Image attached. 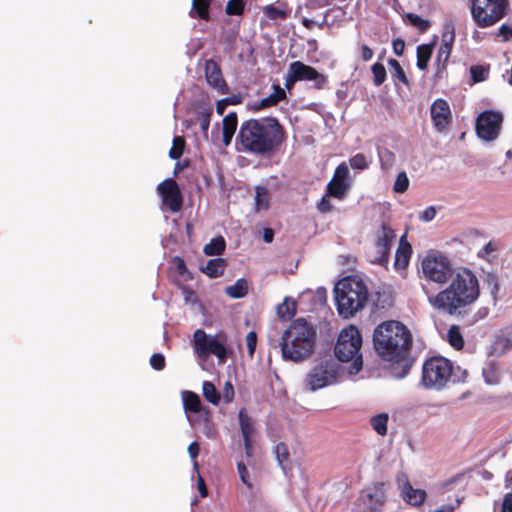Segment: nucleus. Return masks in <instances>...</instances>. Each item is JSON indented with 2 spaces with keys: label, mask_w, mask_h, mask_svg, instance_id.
<instances>
[{
  "label": "nucleus",
  "mask_w": 512,
  "mask_h": 512,
  "mask_svg": "<svg viewBox=\"0 0 512 512\" xmlns=\"http://www.w3.org/2000/svg\"><path fill=\"white\" fill-rule=\"evenodd\" d=\"M421 268L429 281L442 285L451 280L445 289L429 297V303L435 309L449 315L461 314L478 300L480 286L472 270L459 268L455 271L451 261L440 253H429L422 260Z\"/></svg>",
  "instance_id": "f257e3e1"
},
{
  "label": "nucleus",
  "mask_w": 512,
  "mask_h": 512,
  "mask_svg": "<svg viewBox=\"0 0 512 512\" xmlns=\"http://www.w3.org/2000/svg\"><path fill=\"white\" fill-rule=\"evenodd\" d=\"M373 346L379 357L390 363L397 377L409 373L414 363L410 356L412 335L403 323L395 320L380 323L374 329Z\"/></svg>",
  "instance_id": "f03ea898"
},
{
  "label": "nucleus",
  "mask_w": 512,
  "mask_h": 512,
  "mask_svg": "<svg viewBox=\"0 0 512 512\" xmlns=\"http://www.w3.org/2000/svg\"><path fill=\"white\" fill-rule=\"evenodd\" d=\"M287 139L285 127L276 117L251 118L241 123L236 136L237 150L256 156H270Z\"/></svg>",
  "instance_id": "7ed1b4c3"
},
{
  "label": "nucleus",
  "mask_w": 512,
  "mask_h": 512,
  "mask_svg": "<svg viewBox=\"0 0 512 512\" xmlns=\"http://www.w3.org/2000/svg\"><path fill=\"white\" fill-rule=\"evenodd\" d=\"M317 332L304 318L294 320L283 332L279 343L282 358L301 363L309 359L315 351Z\"/></svg>",
  "instance_id": "20e7f679"
},
{
  "label": "nucleus",
  "mask_w": 512,
  "mask_h": 512,
  "mask_svg": "<svg viewBox=\"0 0 512 512\" xmlns=\"http://www.w3.org/2000/svg\"><path fill=\"white\" fill-rule=\"evenodd\" d=\"M334 294L337 310L345 318L362 309L368 300V289L357 276H348L340 280L334 288Z\"/></svg>",
  "instance_id": "39448f33"
},
{
  "label": "nucleus",
  "mask_w": 512,
  "mask_h": 512,
  "mask_svg": "<svg viewBox=\"0 0 512 512\" xmlns=\"http://www.w3.org/2000/svg\"><path fill=\"white\" fill-rule=\"evenodd\" d=\"M361 347L362 335L355 325H349L340 331L334 353L339 361L351 362V374H357L363 367Z\"/></svg>",
  "instance_id": "423d86ee"
},
{
  "label": "nucleus",
  "mask_w": 512,
  "mask_h": 512,
  "mask_svg": "<svg viewBox=\"0 0 512 512\" xmlns=\"http://www.w3.org/2000/svg\"><path fill=\"white\" fill-rule=\"evenodd\" d=\"M453 374L454 367L450 360L434 356L423 363L421 382L427 389L440 391L447 386Z\"/></svg>",
  "instance_id": "0eeeda50"
},
{
  "label": "nucleus",
  "mask_w": 512,
  "mask_h": 512,
  "mask_svg": "<svg viewBox=\"0 0 512 512\" xmlns=\"http://www.w3.org/2000/svg\"><path fill=\"white\" fill-rule=\"evenodd\" d=\"M471 14L475 23L489 27L500 21L506 14L508 0H471Z\"/></svg>",
  "instance_id": "6e6552de"
},
{
  "label": "nucleus",
  "mask_w": 512,
  "mask_h": 512,
  "mask_svg": "<svg viewBox=\"0 0 512 512\" xmlns=\"http://www.w3.org/2000/svg\"><path fill=\"white\" fill-rule=\"evenodd\" d=\"M208 337L202 329H197L193 334L194 351L198 357L207 359L210 355H215L222 363L227 358L226 337Z\"/></svg>",
  "instance_id": "1a4fd4ad"
},
{
  "label": "nucleus",
  "mask_w": 512,
  "mask_h": 512,
  "mask_svg": "<svg viewBox=\"0 0 512 512\" xmlns=\"http://www.w3.org/2000/svg\"><path fill=\"white\" fill-rule=\"evenodd\" d=\"M338 364L332 359H325L316 364L306 376V385L316 391L336 382Z\"/></svg>",
  "instance_id": "9d476101"
},
{
  "label": "nucleus",
  "mask_w": 512,
  "mask_h": 512,
  "mask_svg": "<svg viewBox=\"0 0 512 512\" xmlns=\"http://www.w3.org/2000/svg\"><path fill=\"white\" fill-rule=\"evenodd\" d=\"M502 122L501 113L492 110L483 111L475 123L477 136L486 142L494 141L499 136Z\"/></svg>",
  "instance_id": "9b49d317"
},
{
  "label": "nucleus",
  "mask_w": 512,
  "mask_h": 512,
  "mask_svg": "<svg viewBox=\"0 0 512 512\" xmlns=\"http://www.w3.org/2000/svg\"><path fill=\"white\" fill-rule=\"evenodd\" d=\"M396 238L395 231L386 223H382L376 233L375 247L370 261L384 265L388 262L392 244Z\"/></svg>",
  "instance_id": "f8f14e48"
},
{
  "label": "nucleus",
  "mask_w": 512,
  "mask_h": 512,
  "mask_svg": "<svg viewBox=\"0 0 512 512\" xmlns=\"http://www.w3.org/2000/svg\"><path fill=\"white\" fill-rule=\"evenodd\" d=\"M384 483L377 482L364 489L356 501L362 512H382L386 502Z\"/></svg>",
  "instance_id": "ddd939ff"
},
{
  "label": "nucleus",
  "mask_w": 512,
  "mask_h": 512,
  "mask_svg": "<svg viewBox=\"0 0 512 512\" xmlns=\"http://www.w3.org/2000/svg\"><path fill=\"white\" fill-rule=\"evenodd\" d=\"M157 191L162 198L163 205H165L169 211L177 213L182 209L183 196L178 183L174 179L168 178L162 181L157 186Z\"/></svg>",
  "instance_id": "4468645a"
},
{
  "label": "nucleus",
  "mask_w": 512,
  "mask_h": 512,
  "mask_svg": "<svg viewBox=\"0 0 512 512\" xmlns=\"http://www.w3.org/2000/svg\"><path fill=\"white\" fill-rule=\"evenodd\" d=\"M292 72V81H313V87L321 90L327 87L328 77L319 73L314 67L306 65L301 61H295L290 64Z\"/></svg>",
  "instance_id": "2eb2a0df"
},
{
  "label": "nucleus",
  "mask_w": 512,
  "mask_h": 512,
  "mask_svg": "<svg viewBox=\"0 0 512 512\" xmlns=\"http://www.w3.org/2000/svg\"><path fill=\"white\" fill-rule=\"evenodd\" d=\"M204 74L208 85L219 94H228L229 87L224 79L220 65L214 59H208L204 64Z\"/></svg>",
  "instance_id": "dca6fc26"
},
{
  "label": "nucleus",
  "mask_w": 512,
  "mask_h": 512,
  "mask_svg": "<svg viewBox=\"0 0 512 512\" xmlns=\"http://www.w3.org/2000/svg\"><path fill=\"white\" fill-rule=\"evenodd\" d=\"M431 119L434 127L442 132L452 121V113L448 102L445 99H436L430 109Z\"/></svg>",
  "instance_id": "f3484780"
},
{
  "label": "nucleus",
  "mask_w": 512,
  "mask_h": 512,
  "mask_svg": "<svg viewBox=\"0 0 512 512\" xmlns=\"http://www.w3.org/2000/svg\"><path fill=\"white\" fill-rule=\"evenodd\" d=\"M274 92L263 98L259 102L249 105L250 109L254 112L264 110L269 107L276 106L280 101L286 99V92L280 85H274Z\"/></svg>",
  "instance_id": "a211bd4d"
},
{
  "label": "nucleus",
  "mask_w": 512,
  "mask_h": 512,
  "mask_svg": "<svg viewBox=\"0 0 512 512\" xmlns=\"http://www.w3.org/2000/svg\"><path fill=\"white\" fill-rule=\"evenodd\" d=\"M412 254V247L407 242L406 236H402L399 241V246L395 253L394 267L396 270L405 269L410 261Z\"/></svg>",
  "instance_id": "6ab92c4d"
},
{
  "label": "nucleus",
  "mask_w": 512,
  "mask_h": 512,
  "mask_svg": "<svg viewBox=\"0 0 512 512\" xmlns=\"http://www.w3.org/2000/svg\"><path fill=\"white\" fill-rule=\"evenodd\" d=\"M277 5L269 4L262 8L264 15L270 20H285L289 17L291 10L285 2L277 1Z\"/></svg>",
  "instance_id": "aec40b11"
},
{
  "label": "nucleus",
  "mask_w": 512,
  "mask_h": 512,
  "mask_svg": "<svg viewBox=\"0 0 512 512\" xmlns=\"http://www.w3.org/2000/svg\"><path fill=\"white\" fill-rule=\"evenodd\" d=\"M238 116L236 112L228 113L222 121L223 143L228 146L237 130Z\"/></svg>",
  "instance_id": "412c9836"
},
{
  "label": "nucleus",
  "mask_w": 512,
  "mask_h": 512,
  "mask_svg": "<svg viewBox=\"0 0 512 512\" xmlns=\"http://www.w3.org/2000/svg\"><path fill=\"white\" fill-rule=\"evenodd\" d=\"M212 0H192V7L189 11V16L193 19H200L203 21L210 20V6Z\"/></svg>",
  "instance_id": "4be33fe9"
},
{
  "label": "nucleus",
  "mask_w": 512,
  "mask_h": 512,
  "mask_svg": "<svg viewBox=\"0 0 512 512\" xmlns=\"http://www.w3.org/2000/svg\"><path fill=\"white\" fill-rule=\"evenodd\" d=\"M403 499L410 505L420 506L426 499V492L422 489H414L409 482L403 487L402 490Z\"/></svg>",
  "instance_id": "5701e85b"
},
{
  "label": "nucleus",
  "mask_w": 512,
  "mask_h": 512,
  "mask_svg": "<svg viewBox=\"0 0 512 512\" xmlns=\"http://www.w3.org/2000/svg\"><path fill=\"white\" fill-rule=\"evenodd\" d=\"M225 268L226 261L223 258H214L210 259L201 271L209 278H217L223 275Z\"/></svg>",
  "instance_id": "b1692460"
},
{
  "label": "nucleus",
  "mask_w": 512,
  "mask_h": 512,
  "mask_svg": "<svg viewBox=\"0 0 512 512\" xmlns=\"http://www.w3.org/2000/svg\"><path fill=\"white\" fill-rule=\"evenodd\" d=\"M436 41H432L428 44H421L417 47V67L420 70H426L428 67L429 60L433 53L434 46Z\"/></svg>",
  "instance_id": "393cba45"
},
{
  "label": "nucleus",
  "mask_w": 512,
  "mask_h": 512,
  "mask_svg": "<svg viewBox=\"0 0 512 512\" xmlns=\"http://www.w3.org/2000/svg\"><path fill=\"white\" fill-rule=\"evenodd\" d=\"M238 419L240 424L241 433L243 436V440L252 439V436L255 433V428L252 419L247 414L245 408L240 409L238 413Z\"/></svg>",
  "instance_id": "a878e982"
},
{
  "label": "nucleus",
  "mask_w": 512,
  "mask_h": 512,
  "mask_svg": "<svg viewBox=\"0 0 512 512\" xmlns=\"http://www.w3.org/2000/svg\"><path fill=\"white\" fill-rule=\"evenodd\" d=\"M297 312V303L294 299L286 297L277 307L279 318L285 321L291 320Z\"/></svg>",
  "instance_id": "bb28decb"
},
{
  "label": "nucleus",
  "mask_w": 512,
  "mask_h": 512,
  "mask_svg": "<svg viewBox=\"0 0 512 512\" xmlns=\"http://www.w3.org/2000/svg\"><path fill=\"white\" fill-rule=\"evenodd\" d=\"M225 293L233 299H240L248 294V282L244 278L238 279L233 285L226 287Z\"/></svg>",
  "instance_id": "cd10ccee"
},
{
  "label": "nucleus",
  "mask_w": 512,
  "mask_h": 512,
  "mask_svg": "<svg viewBox=\"0 0 512 512\" xmlns=\"http://www.w3.org/2000/svg\"><path fill=\"white\" fill-rule=\"evenodd\" d=\"M226 248L225 239L222 236L215 237L210 240L203 248V252L207 256L222 255Z\"/></svg>",
  "instance_id": "c85d7f7f"
},
{
  "label": "nucleus",
  "mask_w": 512,
  "mask_h": 512,
  "mask_svg": "<svg viewBox=\"0 0 512 512\" xmlns=\"http://www.w3.org/2000/svg\"><path fill=\"white\" fill-rule=\"evenodd\" d=\"M512 348V341L506 335H498L491 346V353L496 356H501L507 353Z\"/></svg>",
  "instance_id": "c756f323"
},
{
  "label": "nucleus",
  "mask_w": 512,
  "mask_h": 512,
  "mask_svg": "<svg viewBox=\"0 0 512 512\" xmlns=\"http://www.w3.org/2000/svg\"><path fill=\"white\" fill-rule=\"evenodd\" d=\"M184 409L189 412L198 413L201 411L200 397L192 391L182 393Z\"/></svg>",
  "instance_id": "7c9ffc66"
},
{
  "label": "nucleus",
  "mask_w": 512,
  "mask_h": 512,
  "mask_svg": "<svg viewBox=\"0 0 512 512\" xmlns=\"http://www.w3.org/2000/svg\"><path fill=\"white\" fill-rule=\"evenodd\" d=\"M255 211L268 210L270 207V194L266 187L257 186L255 194Z\"/></svg>",
  "instance_id": "2f4dec72"
},
{
  "label": "nucleus",
  "mask_w": 512,
  "mask_h": 512,
  "mask_svg": "<svg viewBox=\"0 0 512 512\" xmlns=\"http://www.w3.org/2000/svg\"><path fill=\"white\" fill-rule=\"evenodd\" d=\"M347 189L348 184L346 182L332 178V180L327 185V194L337 199H343Z\"/></svg>",
  "instance_id": "473e14b6"
},
{
  "label": "nucleus",
  "mask_w": 512,
  "mask_h": 512,
  "mask_svg": "<svg viewBox=\"0 0 512 512\" xmlns=\"http://www.w3.org/2000/svg\"><path fill=\"white\" fill-rule=\"evenodd\" d=\"M447 341L456 350H461L464 347V338L458 325L450 326L447 333Z\"/></svg>",
  "instance_id": "72a5a7b5"
},
{
  "label": "nucleus",
  "mask_w": 512,
  "mask_h": 512,
  "mask_svg": "<svg viewBox=\"0 0 512 512\" xmlns=\"http://www.w3.org/2000/svg\"><path fill=\"white\" fill-rule=\"evenodd\" d=\"M277 461L283 470L291 469L290 453L287 445L280 442L275 447Z\"/></svg>",
  "instance_id": "f704fd0d"
},
{
  "label": "nucleus",
  "mask_w": 512,
  "mask_h": 512,
  "mask_svg": "<svg viewBox=\"0 0 512 512\" xmlns=\"http://www.w3.org/2000/svg\"><path fill=\"white\" fill-rule=\"evenodd\" d=\"M388 65L391 70L392 78L397 79L398 81L403 83L405 86H409V84H410L409 79H408L404 69L402 68L401 64L399 63V61L396 59L390 58L388 60Z\"/></svg>",
  "instance_id": "c9c22d12"
},
{
  "label": "nucleus",
  "mask_w": 512,
  "mask_h": 512,
  "mask_svg": "<svg viewBox=\"0 0 512 512\" xmlns=\"http://www.w3.org/2000/svg\"><path fill=\"white\" fill-rule=\"evenodd\" d=\"M389 416L387 413L377 414L370 419V424L377 434L385 436L387 434V424Z\"/></svg>",
  "instance_id": "e433bc0d"
},
{
  "label": "nucleus",
  "mask_w": 512,
  "mask_h": 512,
  "mask_svg": "<svg viewBox=\"0 0 512 512\" xmlns=\"http://www.w3.org/2000/svg\"><path fill=\"white\" fill-rule=\"evenodd\" d=\"M202 393L207 401L217 405L220 402L221 396L217 391L215 385L210 381H204L202 385Z\"/></svg>",
  "instance_id": "4c0bfd02"
},
{
  "label": "nucleus",
  "mask_w": 512,
  "mask_h": 512,
  "mask_svg": "<svg viewBox=\"0 0 512 512\" xmlns=\"http://www.w3.org/2000/svg\"><path fill=\"white\" fill-rule=\"evenodd\" d=\"M455 41V26L452 21H448L443 25V31L441 35V45H446L453 48Z\"/></svg>",
  "instance_id": "58836bf2"
},
{
  "label": "nucleus",
  "mask_w": 512,
  "mask_h": 512,
  "mask_svg": "<svg viewBox=\"0 0 512 512\" xmlns=\"http://www.w3.org/2000/svg\"><path fill=\"white\" fill-rule=\"evenodd\" d=\"M245 0H229L225 6V12L229 16H240L245 11Z\"/></svg>",
  "instance_id": "ea45409f"
},
{
  "label": "nucleus",
  "mask_w": 512,
  "mask_h": 512,
  "mask_svg": "<svg viewBox=\"0 0 512 512\" xmlns=\"http://www.w3.org/2000/svg\"><path fill=\"white\" fill-rule=\"evenodd\" d=\"M451 52H452L451 47H448L446 45H440L438 53H437V57H436L437 73H439L440 71H442L446 68V64L449 60Z\"/></svg>",
  "instance_id": "a19ab883"
},
{
  "label": "nucleus",
  "mask_w": 512,
  "mask_h": 512,
  "mask_svg": "<svg viewBox=\"0 0 512 512\" xmlns=\"http://www.w3.org/2000/svg\"><path fill=\"white\" fill-rule=\"evenodd\" d=\"M406 19L412 26L417 28L420 32H426L431 27V23L429 20L423 19L421 16L414 13H407Z\"/></svg>",
  "instance_id": "79ce46f5"
},
{
  "label": "nucleus",
  "mask_w": 512,
  "mask_h": 512,
  "mask_svg": "<svg viewBox=\"0 0 512 512\" xmlns=\"http://www.w3.org/2000/svg\"><path fill=\"white\" fill-rule=\"evenodd\" d=\"M185 139L181 136H175L173 138L172 147L169 151V157L174 160H178L181 158L185 148Z\"/></svg>",
  "instance_id": "37998d69"
},
{
  "label": "nucleus",
  "mask_w": 512,
  "mask_h": 512,
  "mask_svg": "<svg viewBox=\"0 0 512 512\" xmlns=\"http://www.w3.org/2000/svg\"><path fill=\"white\" fill-rule=\"evenodd\" d=\"M371 72L373 74V83L375 86H380L385 82L387 73L382 63H374L371 67Z\"/></svg>",
  "instance_id": "c03bdc74"
},
{
  "label": "nucleus",
  "mask_w": 512,
  "mask_h": 512,
  "mask_svg": "<svg viewBox=\"0 0 512 512\" xmlns=\"http://www.w3.org/2000/svg\"><path fill=\"white\" fill-rule=\"evenodd\" d=\"M409 183H410L409 178H408L406 172L405 171L399 172L396 176V179H395V182L393 185L394 192H396V193L406 192L409 188Z\"/></svg>",
  "instance_id": "a18cd8bd"
},
{
  "label": "nucleus",
  "mask_w": 512,
  "mask_h": 512,
  "mask_svg": "<svg viewBox=\"0 0 512 512\" xmlns=\"http://www.w3.org/2000/svg\"><path fill=\"white\" fill-rule=\"evenodd\" d=\"M485 282L490 289L493 299L497 300V295L500 289L498 277L494 273H487Z\"/></svg>",
  "instance_id": "49530a36"
},
{
  "label": "nucleus",
  "mask_w": 512,
  "mask_h": 512,
  "mask_svg": "<svg viewBox=\"0 0 512 512\" xmlns=\"http://www.w3.org/2000/svg\"><path fill=\"white\" fill-rule=\"evenodd\" d=\"M237 471H238V474H239V477H240V480L242 481V483L248 488V489H252L253 488V484L250 480V475H249V471L245 465V463L243 461H239L237 463Z\"/></svg>",
  "instance_id": "de8ad7c7"
},
{
  "label": "nucleus",
  "mask_w": 512,
  "mask_h": 512,
  "mask_svg": "<svg viewBox=\"0 0 512 512\" xmlns=\"http://www.w3.org/2000/svg\"><path fill=\"white\" fill-rule=\"evenodd\" d=\"M349 162L353 169L365 170L369 166L367 158L363 153L355 154L350 158Z\"/></svg>",
  "instance_id": "09e8293b"
},
{
  "label": "nucleus",
  "mask_w": 512,
  "mask_h": 512,
  "mask_svg": "<svg viewBox=\"0 0 512 512\" xmlns=\"http://www.w3.org/2000/svg\"><path fill=\"white\" fill-rule=\"evenodd\" d=\"M471 78L475 83L482 82L486 79L488 70L481 65H473L470 68Z\"/></svg>",
  "instance_id": "8fccbe9b"
},
{
  "label": "nucleus",
  "mask_w": 512,
  "mask_h": 512,
  "mask_svg": "<svg viewBox=\"0 0 512 512\" xmlns=\"http://www.w3.org/2000/svg\"><path fill=\"white\" fill-rule=\"evenodd\" d=\"M246 345H247V349H248V354H249L250 358H252L254 356L255 349L257 346V334L255 331H250L246 335Z\"/></svg>",
  "instance_id": "3c124183"
},
{
  "label": "nucleus",
  "mask_w": 512,
  "mask_h": 512,
  "mask_svg": "<svg viewBox=\"0 0 512 512\" xmlns=\"http://www.w3.org/2000/svg\"><path fill=\"white\" fill-rule=\"evenodd\" d=\"M165 357L160 353H155L150 357V365L153 369L161 371L165 368Z\"/></svg>",
  "instance_id": "603ef678"
},
{
  "label": "nucleus",
  "mask_w": 512,
  "mask_h": 512,
  "mask_svg": "<svg viewBox=\"0 0 512 512\" xmlns=\"http://www.w3.org/2000/svg\"><path fill=\"white\" fill-rule=\"evenodd\" d=\"M330 195L327 193L321 198V200L317 203V209L319 212L326 214L333 210V205L329 199Z\"/></svg>",
  "instance_id": "864d4df0"
},
{
  "label": "nucleus",
  "mask_w": 512,
  "mask_h": 512,
  "mask_svg": "<svg viewBox=\"0 0 512 512\" xmlns=\"http://www.w3.org/2000/svg\"><path fill=\"white\" fill-rule=\"evenodd\" d=\"M349 170L346 163H341L337 166L334 172L333 179L346 182V178L348 177Z\"/></svg>",
  "instance_id": "5fc2aeb1"
},
{
  "label": "nucleus",
  "mask_w": 512,
  "mask_h": 512,
  "mask_svg": "<svg viewBox=\"0 0 512 512\" xmlns=\"http://www.w3.org/2000/svg\"><path fill=\"white\" fill-rule=\"evenodd\" d=\"M174 263L179 275L184 276L185 274L189 273L186 263L181 257H175Z\"/></svg>",
  "instance_id": "6e6d98bb"
},
{
  "label": "nucleus",
  "mask_w": 512,
  "mask_h": 512,
  "mask_svg": "<svg viewBox=\"0 0 512 512\" xmlns=\"http://www.w3.org/2000/svg\"><path fill=\"white\" fill-rule=\"evenodd\" d=\"M498 35L502 36L503 41L512 39V27L507 24H502L498 30Z\"/></svg>",
  "instance_id": "4d7b16f0"
},
{
  "label": "nucleus",
  "mask_w": 512,
  "mask_h": 512,
  "mask_svg": "<svg viewBox=\"0 0 512 512\" xmlns=\"http://www.w3.org/2000/svg\"><path fill=\"white\" fill-rule=\"evenodd\" d=\"M436 216V209L434 206L427 207L420 215V219L429 222L433 220Z\"/></svg>",
  "instance_id": "13d9d810"
},
{
  "label": "nucleus",
  "mask_w": 512,
  "mask_h": 512,
  "mask_svg": "<svg viewBox=\"0 0 512 512\" xmlns=\"http://www.w3.org/2000/svg\"><path fill=\"white\" fill-rule=\"evenodd\" d=\"M497 250V246L493 242H488L484 247L479 251L478 256L484 258L486 255H489Z\"/></svg>",
  "instance_id": "bf43d9fd"
},
{
  "label": "nucleus",
  "mask_w": 512,
  "mask_h": 512,
  "mask_svg": "<svg viewBox=\"0 0 512 512\" xmlns=\"http://www.w3.org/2000/svg\"><path fill=\"white\" fill-rule=\"evenodd\" d=\"M393 51L397 56H402L405 50V42L402 39H395L392 43Z\"/></svg>",
  "instance_id": "052dcab7"
},
{
  "label": "nucleus",
  "mask_w": 512,
  "mask_h": 512,
  "mask_svg": "<svg viewBox=\"0 0 512 512\" xmlns=\"http://www.w3.org/2000/svg\"><path fill=\"white\" fill-rule=\"evenodd\" d=\"M501 512H512V492L504 495Z\"/></svg>",
  "instance_id": "680f3d73"
},
{
  "label": "nucleus",
  "mask_w": 512,
  "mask_h": 512,
  "mask_svg": "<svg viewBox=\"0 0 512 512\" xmlns=\"http://www.w3.org/2000/svg\"><path fill=\"white\" fill-rule=\"evenodd\" d=\"M374 52L373 50L366 44L361 46V58L363 61L367 62L373 58Z\"/></svg>",
  "instance_id": "e2e57ef3"
},
{
  "label": "nucleus",
  "mask_w": 512,
  "mask_h": 512,
  "mask_svg": "<svg viewBox=\"0 0 512 512\" xmlns=\"http://www.w3.org/2000/svg\"><path fill=\"white\" fill-rule=\"evenodd\" d=\"M224 400L226 403H229L233 400L234 397V388L230 382H227L224 387Z\"/></svg>",
  "instance_id": "0e129e2a"
},
{
  "label": "nucleus",
  "mask_w": 512,
  "mask_h": 512,
  "mask_svg": "<svg viewBox=\"0 0 512 512\" xmlns=\"http://www.w3.org/2000/svg\"><path fill=\"white\" fill-rule=\"evenodd\" d=\"M188 453H189L191 459L196 460V458L198 457V455L200 453L199 443L196 441H193L192 443H190L188 446Z\"/></svg>",
  "instance_id": "69168bd1"
},
{
  "label": "nucleus",
  "mask_w": 512,
  "mask_h": 512,
  "mask_svg": "<svg viewBox=\"0 0 512 512\" xmlns=\"http://www.w3.org/2000/svg\"><path fill=\"white\" fill-rule=\"evenodd\" d=\"M197 488H198V491H199L200 496H201L202 498H205V497H207V496H208V489H207V486H206V484H205L204 479H203L201 476H199V477H198V480H197Z\"/></svg>",
  "instance_id": "338daca9"
},
{
  "label": "nucleus",
  "mask_w": 512,
  "mask_h": 512,
  "mask_svg": "<svg viewBox=\"0 0 512 512\" xmlns=\"http://www.w3.org/2000/svg\"><path fill=\"white\" fill-rule=\"evenodd\" d=\"M301 22H302V25H303L306 29H309V30H312V29H314L315 27H319V28H322V27H323V22H322V23H318V22H316V21H315V20H313V19L303 18Z\"/></svg>",
  "instance_id": "774afa93"
}]
</instances>
